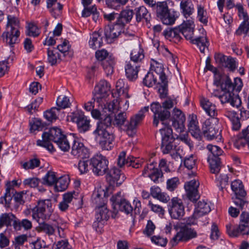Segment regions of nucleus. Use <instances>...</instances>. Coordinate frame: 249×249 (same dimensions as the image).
Here are the masks:
<instances>
[{"mask_svg": "<svg viewBox=\"0 0 249 249\" xmlns=\"http://www.w3.org/2000/svg\"><path fill=\"white\" fill-rule=\"evenodd\" d=\"M62 133L61 130L57 127H53L47 132H44L42 135V140H38L36 145L46 148L50 152L54 151L51 142L56 143L63 151H68L70 146L68 144V138Z\"/></svg>", "mask_w": 249, "mask_h": 249, "instance_id": "nucleus-1", "label": "nucleus"}, {"mask_svg": "<svg viewBox=\"0 0 249 249\" xmlns=\"http://www.w3.org/2000/svg\"><path fill=\"white\" fill-rule=\"evenodd\" d=\"M111 122L112 119L108 115L102 118L93 132L99 136V145L103 150H110L114 146L115 137Z\"/></svg>", "mask_w": 249, "mask_h": 249, "instance_id": "nucleus-2", "label": "nucleus"}, {"mask_svg": "<svg viewBox=\"0 0 249 249\" xmlns=\"http://www.w3.org/2000/svg\"><path fill=\"white\" fill-rule=\"evenodd\" d=\"M177 103L176 99L168 98L163 102L161 104L159 102H153L151 104L150 109L154 113L153 125L157 126L159 121L163 124H166L164 121L170 119L171 112L170 110Z\"/></svg>", "mask_w": 249, "mask_h": 249, "instance_id": "nucleus-3", "label": "nucleus"}, {"mask_svg": "<svg viewBox=\"0 0 249 249\" xmlns=\"http://www.w3.org/2000/svg\"><path fill=\"white\" fill-rule=\"evenodd\" d=\"M109 161L106 157L96 154L89 160V166L93 173L97 176H102L108 170Z\"/></svg>", "mask_w": 249, "mask_h": 249, "instance_id": "nucleus-4", "label": "nucleus"}, {"mask_svg": "<svg viewBox=\"0 0 249 249\" xmlns=\"http://www.w3.org/2000/svg\"><path fill=\"white\" fill-rule=\"evenodd\" d=\"M231 188L234 193L235 197H232L233 202L242 210L247 207L248 201L246 199L247 195L241 180L236 179L231 183Z\"/></svg>", "mask_w": 249, "mask_h": 249, "instance_id": "nucleus-5", "label": "nucleus"}, {"mask_svg": "<svg viewBox=\"0 0 249 249\" xmlns=\"http://www.w3.org/2000/svg\"><path fill=\"white\" fill-rule=\"evenodd\" d=\"M207 149L211 154L208 158L211 172L213 174H217L221 168V161L219 156L222 155L223 151L221 148L212 144H208Z\"/></svg>", "mask_w": 249, "mask_h": 249, "instance_id": "nucleus-6", "label": "nucleus"}, {"mask_svg": "<svg viewBox=\"0 0 249 249\" xmlns=\"http://www.w3.org/2000/svg\"><path fill=\"white\" fill-rule=\"evenodd\" d=\"M33 217L43 219H49L53 212V209L50 199L39 200L37 205L33 210Z\"/></svg>", "mask_w": 249, "mask_h": 249, "instance_id": "nucleus-7", "label": "nucleus"}, {"mask_svg": "<svg viewBox=\"0 0 249 249\" xmlns=\"http://www.w3.org/2000/svg\"><path fill=\"white\" fill-rule=\"evenodd\" d=\"M68 144L71 147V154L76 158H85L88 155V149L86 148L80 139L70 135L68 138Z\"/></svg>", "mask_w": 249, "mask_h": 249, "instance_id": "nucleus-8", "label": "nucleus"}, {"mask_svg": "<svg viewBox=\"0 0 249 249\" xmlns=\"http://www.w3.org/2000/svg\"><path fill=\"white\" fill-rule=\"evenodd\" d=\"M197 236L196 232L187 225L181 227L180 230L170 242L172 246L177 245L179 242H187Z\"/></svg>", "mask_w": 249, "mask_h": 249, "instance_id": "nucleus-9", "label": "nucleus"}, {"mask_svg": "<svg viewBox=\"0 0 249 249\" xmlns=\"http://www.w3.org/2000/svg\"><path fill=\"white\" fill-rule=\"evenodd\" d=\"M68 120L75 123L80 132H85L90 126V121L88 119L84 113L81 111H76L68 116Z\"/></svg>", "mask_w": 249, "mask_h": 249, "instance_id": "nucleus-10", "label": "nucleus"}, {"mask_svg": "<svg viewBox=\"0 0 249 249\" xmlns=\"http://www.w3.org/2000/svg\"><path fill=\"white\" fill-rule=\"evenodd\" d=\"M110 201L112 203L114 213H117L118 210L124 212L127 214L132 212V206L128 201L122 198L121 192H119L116 195L112 196Z\"/></svg>", "mask_w": 249, "mask_h": 249, "instance_id": "nucleus-11", "label": "nucleus"}, {"mask_svg": "<svg viewBox=\"0 0 249 249\" xmlns=\"http://www.w3.org/2000/svg\"><path fill=\"white\" fill-rule=\"evenodd\" d=\"M107 181L110 186L113 187L121 185L125 179V176L121 170L117 167H111L106 173Z\"/></svg>", "mask_w": 249, "mask_h": 249, "instance_id": "nucleus-12", "label": "nucleus"}, {"mask_svg": "<svg viewBox=\"0 0 249 249\" xmlns=\"http://www.w3.org/2000/svg\"><path fill=\"white\" fill-rule=\"evenodd\" d=\"M168 210L171 217L180 219L183 216L185 211L182 201L178 197H173L168 204Z\"/></svg>", "mask_w": 249, "mask_h": 249, "instance_id": "nucleus-13", "label": "nucleus"}, {"mask_svg": "<svg viewBox=\"0 0 249 249\" xmlns=\"http://www.w3.org/2000/svg\"><path fill=\"white\" fill-rule=\"evenodd\" d=\"M124 27L116 20L112 25H108L105 27L104 35L108 43H112L120 36Z\"/></svg>", "mask_w": 249, "mask_h": 249, "instance_id": "nucleus-14", "label": "nucleus"}, {"mask_svg": "<svg viewBox=\"0 0 249 249\" xmlns=\"http://www.w3.org/2000/svg\"><path fill=\"white\" fill-rule=\"evenodd\" d=\"M222 91H229L233 92L235 90L236 92H239L243 87V83L240 78L236 77L234 79V82H232L229 76L224 77L220 83Z\"/></svg>", "mask_w": 249, "mask_h": 249, "instance_id": "nucleus-15", "label": "nucleus"}, {"mask_svg": "<svg viewBox=\"0 0 249 249\" xmlns=\"http://www.w3.org/2000/svg\"><path fill=\"white\" fill-rule=\"evenodd\" d=\"M101 195L98 192L93 194L92 196V202L95 204V207L98 209L99 212L98 216L100 219L107 221L109 217V211L106 205V199L101 198Z\"/></svg>", "mask_w": 249, "mask_h": 249, "instance_id": "nucleus-16", "label": "nucleus"}, {"mask_svg": "<svg viewBox=\"0 0 249 249\" xmlns=\"http://www.w3.org/2000/svg\"><path fill=\"white\" fill-rule=\"evenodd\" d=\"M149 110L148 107H145L139 112L132 116L128 124L126 125V131L129 136H133L135 133L137 126L142 121L144 117V113Z\"/></svg>", "mask_w": 249, "mask_h": 249, "instance_id": "nucleus-17", "label": "nucleus"}, {"mask_svg": "<svg viewBox=\"0 0 249 249\" xmlns=\"http://www.w3.org/2000/svg\"><path fill=\"white\" fill-rule=\"evenodd\" d=\"M202 133L204 137L208 140L216 139L221 140V130L216 128V126L212 124L209 120H206L202 126Z\"/></svg>", "mask_w": 249, "mask_h": 249, "instance_id": "nucleus-18", "label": "nucleus"}, {"mask_svg": "<svg viewBox=\"0 0 249 249\" xmlns=\"http://www.w3.org/2000/svg\"><path fill=\"white\" fill-rule=\"evenodd\" d=\"M170 121L172 122V126L179 133L184 130V123L186 118L182 111L176 107L173 109L172 115L171 116Z\"/></svg>", "mask_w": 249, "mask_h": 249, "instance_id": "nucleus-19", "label": "nucleus"}, {"mask_svg": "<svg viewBox=\"0 0 249 249\" xmlns=\"http://www.w3.org/2000/svg\"><path fill=\"white\" fill-rule=\"evenodd\" d=\"M110 84L106 80H101L95 87L96 93L93 99L97 103L103 102V99L106 98L110 92Z\"/></svg>", "mask_w": 249, "mask_h": 249, "instance_id": "nucleus-20", "label": "nucleus"}, {"mask_svg": "<svg viewBox=\"0 0 249 249\" xmlns=\"http://www.w3.org/2000/svg\"><path fill=\"white\" fill-rule=\"evenodd\" d=\"M199 183L195 179L185 183L184 188L187 197L192 202H196L200 197L198 192Z\"/></svg>", "mask_w": 249, "mask_h": 249, "instance_id": "nucleus-21", "label": "nucleus"}, {"mask_svg": "<svg viewBox=\"0 0 249 249\" xmlns=\"http://www.w3.org/2000/svg\"><path fill=\"white\" fill-rule=\"evenodd\" d=\"M19 35V29L8 27L2 34V37L4 42L11 47H13L14 44L18 43Z\"/></svg>", "mask_w": 249, "mask_h": 249, "instance_id": "nucleus-22", "label": "nucleus"}, {"mask_svg": "<svg viewBox=\"0 0 249 249\" xmlns=\"http://www.w3.org/2000/svg\"><path fill=\"white\" fill-rule=\"evenodd\" d=\"M220 100L222 104L230 103L232 107H239L241 104V99L238 94L229 91H222Z\"/></svg>", "mask_w": 249, "mask_h": 249, "instance_id": "nucleus-23", "label": "nucleus"}, {"mask_svg": "<svg viewBox=\"0 0 249 249\" xmlns=\"http://www.w3.org/2000/svg\"><path fill=\"white\" fill-rule=\"evenodd\" d=\"M17 220V216L12 213H4L0 215V229L5 226L7 228L13 226Z\"/></svg>", "mask_w": 249, "mask_h": 249, "instance_id": "nucleus-24", "label": "nucleus"}, {"mask_svg": "<svg viewBox=\"0 0 249 249\" xmlns=\"http://www.w3.org/2000/svg\"><path fill=\"white\" fill-rule=\"evenodd\" d=\"M140 70V66L128 62L125 66V75L129 81H133L138 78V73Z\"/></svg>", "mask_w": 249, "mask_h": 249, "instance_id": "nucleus-25", "label": "nucleus"}, {"mask_svg": "<svg viewBox=\"0 0 249 249\" xmlns=\"http://www.w3.org/2000/svg\"><path fill=\"white\" fill-rule=\"evenodd\" d=\"M181 34L187 40H190L191 41L193 39L194 34V22L192 20H188L187 22L184 23L180 27Z\"/></svg>", "mask_w": 249, "mask_h": 249, "instance_id": "nucleus-26", "label": "nucleus"}, {"mask_svg": "<svg viewBox=\"0 0 249 249\" xmlns=\"http://www.w3.org/2000/svg\"><path fill=\"white\" fill-rule=\"evenodd\" d=\"M134 14V12L132 10L126 8L118 14L117 20L125 27V24L131 20Z\"/></svg>", "mask_w": 249, "mask_h": 249, "instance_id": "nucleus-27", "label": "nucleus"}, {"mask_svg": "<svg viewBox=\"0 0 249 249\" xmlns=\"http://www.w3.org/2000/svg\"><path fill=\"white\" fill-rule=\"evenodd\" d=\"M200 105L206 113L210 117L214 118L217 115V110L215 106L206 98L200 100Z\"/></svg>", "mask_w": 249, "mask_h": 249, "instance_id": "nucleus-28", "label": "nucleus"}, {"mask_svg": "<svg viewBox=\"0 0 249 249\" xmlns=\"http://www.w3.org/2000/svg\"><path fill=\"white\" fill-rule=\"evenodd\" d=\"M136 20L137 22H140L144 19L146 22H149L151 19V15L147 9L143 6L135 9Z\"/></svg>", "mask_w": 249, "mask_h": 249, "instance_id": "nucleus-29", "label": "nucleus"}, {"mask_svg": "<svg viewBox=\"0 0 249 249\" xmlns=\"http://www.w3.org/2000/svg\"><path fill=\"white\" fill-rule=\"evenodd\" d=\"M240 233L243 235L249 234V213L243 212L240 215V223L239 225Z\"/></svg>", "mask_w": 249, "mask_h": 249, "instance_id": "nucleus-30", "label": "nucleus"}, {"mask_svg": "<svg viewBox=\"0 0 249 249\" xmlns=\"http://www.w3.org/2000/svg\"><path fill=\"white\" fill-rule=\"evenodd\" d=\"M211 210L210 205L207 202L204 200L199 201L195 209L194 215L201 217L209 213Z\"/></svg>", "mask_w": 249, "mask_h": 249, "instance_id": "nucleus-31", "label": "nucleus"}, {"mask_svg": "<svg viewBox=\"0 0 249 249\" xmlns=\"http://www.w3.org/2000/svg\"><path fill=\"white\" fill-rule=\"evenodd\" d=\"M36 229L37 232H43L48 236L53 235L55 231V227L45 222H38Z\"/></svg>", "mask_w": 249, "mask_h": 249, "instance_id": "nucleus-32", "label": "nucleus"}, {"mask_svg": "<svg viewBox=\"0 0 249 249\" xmlns=\"http://www.w3.org/2000/svg\"><path fill=\"white\" fill-rule=\"evenodd\" d=\"M160 82L158 83L160 87L158 89L160 96L161 98H164L168 94V81L165 74H161L160 76Z\"/></svg>", "mask_w": 249, "mask_h": 249, "instance_id": "nucleus-33", "label": "nucleus"}, {"mask_svg": "<svg viewBox=\"0 0 249 249\" xmlns=\"http://www.w3.org/2000/svg\"><path fill=\"white\" fill-rule=\"evenodd\" d=\"M122 100L120 101V99L113 100L111 102L107 103L105 105L103 109V112L106 113L105 114H109L110 116L112 113H114L116 111L118 110L119 107V105Z\"/></svg>", "mask_w": 249, "mask_h": 249, "instance_id": "nucleus-34", "label": "nucleus"}, {"mask_svg": "<svg viewBox=\"0 0 249 249\" xmlns=\"http://www.w3.org/2000/svg\"><path fill=\"white\" fill-rule=\"evenodd\" d=\"M152 9L155 11L157 17L159 18L160 17L164 18L163 15L170 10L167 2L165 1L157 2Z\"/></svg>", "mask_w": 249, "mask_h": 249, "instance_id": "nucleus-35", "label": "nucleus"}, {"mask_svg": "<svg viewBox=\"0 0 249 249\" xmlns=\"http://www.w3.org/2000/svg\"><path fill=\"white\" fill-rule=\"evenodd\" d=\"M180 6L182 13L186 18L191 15L194 12V5L190 0H182Z\"/></svg>", "mask_w": 249, "mask_h": 249, "instance_id": "nucleus-36", "label": "nucleus"}, {"mask_svg": "<svg viewBox=\"0 0 249 249\" xmlns=\"http://www.w3.org/2000/svg\"><path fill=\"white\" fill-rule=\"evenodd\" d=\"M164 127L160 129V133L162 135L161 142L168 141L174 142L175 138L173 136V131L171 126H168L167 124H164Z\"/></svg>", "mask_w": 249, "mask_h": 249, "instance_id": "nucleus-37", "label": "nucleus"}, {"mask_svg": "<svg viewBox=\"0 0 249 249\" xmlns=\"http://www.w3.org/2000/svg\"><path fill=\"white\" fill-rule=\"evenodd\" d=\"M89 44L93 49L100 48L103 44L102 37L98 32H94L90 36Z\"/></svg>", "mask_w": 249, "mask_h": 249, "instance_id": "nucleus-38", "label": "nucleus"}, {"mask_svg": "<svg viewBox=\"0 0 249 249\" xmlns=\"http://www.w3.org/2000/svg\"><path fill=\"white\" fill-rule=\"evenodd\" d=\"M192 43L196 44L202 53H204L205 49H208L209 46V42L205 36L196 37L192 41Z\"/></svg>", "mask_w": 249, "mask_h": 249, "instance_id": "nucleus-39", "label": "nucleus"}, {"mask_svg": "<svg viewBox=\"0 0 249 249\" xmlns=\"http://www.w3.org/2000/svg\"><path fill=\"white\" fill-rule=\"evenodd\" d=\"M70 179L67 176H63L59 178L55 184V189L57 192H62L65 191L68 186Z\"/></svg>", "mask_w": 249, "mask_h": 249, "instance_id": "nucleus-40", "label": "nucleus"}, {"mask_svg": "<svg viewBox=\"0 0 249 249\" xmlns=\"http://www.w3.org/2000/svg\"><path fill=\"white\" fill-rule=\"evenodd\" d=\"M22 228L26 231L31 229L32 228L31 221L27 219H23L22 220H20L17 217V220L14 225V229L16 231H20Z\"/></svg>", "mask_w": 249, "mask_h": 249, "instance_id": "nucleus-41", "label": "nucleus"}, {"mask_svg": "<svg viewBox=\"0 0 249 249\" xmlns=\"http://www.w3.org/2000/svg\"><path fill=\"white\" fill-rule=\"evenodd\" d=\"M116 90L119 96L129 98V95L127 93V86L125 85V81L123 79H119L116 83Z\"/></svg>", "mask_w": 249, "mask_h": 249, "instance_id": "nucleus-42", "label": "nucleus"}, {"mask_svg": "<svg viewBox=\"0 0 249 249\" xmlns=\"http://www.w3.org/2000/svg\"><path fill=\"white\" fill-rule=\"evenodd\" d=\"M60 109L58 107H53L49 110L44 112V117L49 122L55 121L58 119Z\"/></svg>", "mask_w": 249, "mask_h": 249, "instance_id": "nucleus-43", "label": "nucleus"}, {"mask_svg": "<svg viewBox=\"0 0 249 249\" xmlns=\"http://www.w3.org/2000/svg\"><path fill=\"white\" fill-rule=\"evenodd\" d=\"M143 51L141 48H136L132 50L130 54V59L133 64L138 63L144 58Z\"/></svg>", "mask_w": 249, "mask_h": 249, "instance_id": "nucleus-44", "label": "nucleus"}, {"mask_svg": "<svg viewBox=\"0 0 249 249\" xmlns=\"http://www.w3.org/2000/svg\"><path fill=\"white\" fill-rule=\"evenodd\" d=\"M57 178L56 177L55 173L49 171L42 178V183L48 186H52L55 184Z\"/></svg>", "mask_w": 249, "mask_h": 249, "instance_id": "nucleus-45", "label": "nucleus"}, {"mask_svg": "<svg viewBox=\"0 0 249 249\" xmlns=\"http://www.w3.org/2000/svg\"><path fill=\"white\" fill-rule=\"evenodd\" d=\"M48 61L52 65H54L57 63V59H61L60 55L57 52L56 49L48 48L47 50Z\"/></svg>", "mask_w": 249, "mask_h": 249, "instance_id": "nucleus-46", "label": "nucleus"}, {"mask_svg": "<svg viewBox=\"0 0 249 249\" xmlns=\"http://www.w3.org/2000/svg\"><path fill=\"white\" fill-rule=\"evenodd\" d=\"M188 129L192 135L197 140L201 138V131L194 120H191L188 124Z\"/></svg>", "mask_w": 249, "mask_h": 249, "instance_id": "nucleus-47", "label": "nucleus"}, {"mask_svg": "<svg viewBox=\"0 0 249 249\" xmlns=\"http://www.w3.org/2000/svg\"><path fill=\"white\" fill-rule=\"evenodd\" d=\"M114 58L111 56L103 62V67L107 75L111 74L114 71Z\"/></svg>", "mask_w": 249, "mask_h": 249, "instance_id": "nucleus-48", "label": "nucleus"}, {"mask_svg": "<svg viewBox=\"0 0 249 249\" xmlns=\"http://www.w3.org/2000/svg\"><path fill=\"white\" fill-rule=\"evenodd\" d=\"M112 120V119L111 118ZM127 120L126 114L124 112H120L114 116V121L111 122V126L112 124L118 127H120Z\"/></svg>", "mask_w": 249, "mask_h": 249, "instance_id": "nucleus-49", "label": "nucleus"}, {"mask_svg": "<svg viewBox=\"0 0 249 249\" xmlns=\"http://www.w3.org/2000/svg\"><path fill=\"white\" fill-rule=\"evenodd\" d=\"M56 104L58 108L65 109L69 107L71 105L69 98L66 95H60L57 97Z\"/></svg>", "mask_w": 249, "mask_h": 249, "instance_id": "nucleus-50", "label": "nucleus"}, {"mask_svg": "<svg viewBox=\"0 0 249 249\" xmlns=\"http://www.w3.org/2000/svg\"><path fill=\"white\" fill-rule=\"evenodd\" d=\"M57 0H47V7L52 15L55 14V11H61L63 8V5L60 3H56Z\"/></svg>", "mask_w": 249, "mask_h": 249, "instance_id": "nucleus-51", "label": "nucleus"}, {"mask_svg": "<svg viewBox=\"0 0 249 249\" xmlns=\"http://www.w3.org/2000/svg\"><path fill=\"white\" fill-rule=\"evenodd\" d=\"M173 142L170 141L161 142V149L163 154H168L176 151L177 146Z\"/></svg>", "mask_w": 249, "mask_h": 249, "instance_id": "nucleus-52", "label": "nucleus"}, {"mask_svg": "<svg viewBox=\"0 0 249 249\" xmlns=\"http://www.w3.org/2000/svg\"><path fill=\"white\" fill-rule=\"evenodd\" d=\"M25 195V193L23 191L20 192H16L14 194L13 197L14 201H15V208L18 209L20 205H23L25 203V200L24 199V196Z\"/></svg>", "mask_w": 249, "mask_h": 249, "instance_id": "nucleus-53", "label": "nucleus"}, {"mask_svg": "<svg viewBox=\"0 0 249 249\" xmlns=\"http://www.w3.org/2000/svg\"><path fill=\"white\" fill-rule=\"evenodd\" d=\"M11 188L7 187L4 196L0 197V204H4L6 207H9L12 196L10 194Z\"/></svg>", "mask_w": 249, "mask_h": 249, "instance_id": "nucleus-54", "label": "nucleus"}, {"mask_svg": "<svg viewBox=\"0 0 249 249\" xmlns=\"http://www.w3.org/2000/svg\"><path fill=\"white\" fill-rule=\"evenodd\" d=\"M197 18L201 23L204 24L208 23L207 13L204 7L200 5L197 6Z\"/></svg>", "mask_w": 249, "mask_h": 249, "instance_id": "nucleus-55", "label": "nucleus"}, {"mask_svg": "<svg viewBox=\"0 0 249 249\" xmlns=\"http://www.w3.org/2000/svg\"><path fill=\"white\" fill-rule=\"evenodd\" d=\"M157 79L155 77L153 73L148 72L145 76L143 80V83L148 87H151L156 85Z\"/></svg>", "mask_w": 249, "mask_h": 249, "instance_id": "nucleus-56", "label": "nucleus"}, {"mask_svg": "<svg viewBox=\"0 0 249 249\" xmlns=\"http://www.w3.org/2000/svg\"><path fill=\"white\" fill-rule=\"evenodd\" d=\"M249 31V19L243 20L235 32L237 36H241L242 34L247 35Z\"/></svg>", "mask_w": 249, "mask_h": 249, "instance_id": "nucleus-57", "label": "nucleus"}, {"mask_svg": "<svg viewBox=\"0 0 249 249\" xmlns=\"http://www.w3.org/2000/svg\"><path fill=\"white\" fill-rule=\"evenodd\" d=\"M164 18L160 17V19L164 24L171 25L175 22L176 18L175 15L170 12L168 11L165 14L163 15Z\"/></svg>", "mask_w": 249, "mask_h": 249, "instance_id": "nucleus-58", "label": "nucleus"}, {"mask_svg": "<svg viewBox=\"0 0 249 249\" xmlns=\"http://www.w3.org/2000/svg\"><path fill=\"white\" fill-rule=\"evenodd\" d=\"M235 7L237 10V14L239 18L243 20L249 19V17L246 10L243 7V6L240 3H237Z\"/></svg>", "mask_w": 249, "mask_h": 249, "instance_id": "nucleus-59", "label": "nucleus"}, {"mask_svg": "<svg viewBox=\"0 0 249 249\" xmlns=\"http://www.w3.org/2000/svg\"><path fill=\"white\" fill-rule=\"evenodd\" d=\"M7 23L6 28L9 27L13 29H18L19 28V21L15 17L9 15L7 17Z\"/></svg>", "mask_w": 249, "mask_h": 249, "instance_id": "nucleus-60", "label": "nucleus"}, {"mask_svg": "<svg viewBox=\"0 0 249 249\" xmlns=\"http://www.w3.org/2000/svg\"><path fill=\"white\" fill-rule=\"evenodd\" d=\"M152 181L156 183L159 182V179L163 177V174L161 169L157 168L156 169L150 174L148 176Z\"/></svg>", "mask_w": 249, "mask_h": 249, "instance_id": "nucleus-61", "label": "nucleus"}, {"mask_svg": "<svg viewBox=\"0 0 249 249\" xmlns=\"http://www.w3.org/2000/svg\"><path fill=\"white\" fill-rule=\"evenodd\" d=\"M152 62L151 63V68L152 70H154L156 73L159 75V77L161 74H165L163 72V65L161 63H159L157 61L152 60Z\"/></svg>", "mask_w": 249, "mask_h": 249, "instance_id": "nucleus-62", "label": "nucleus"}, {"mask_svg": "<svg viewBox=\"0 0 249 249\" xmlns=\"http://www.w3.org/2000/svg\"><path fill=\"white\" fill-rule=\"evenodd\" d=\"M54 249H73L67 240H61L53 244Z\"/></svg>", "mask_w": 249, "mask_h": 249, "instance_id": "nucleus-63", "label": "nucleus"}, {"mask_svg": "<svg viewBox=\"0 0 249 249\" xmlns=\"http://www.w3.org/2000/svg\"><path fill=\"white\" fill-rule=\"evenodd\" d=\"M40 34L39 30L37 27L33 24L29 23L27 26V35L34 37L37 36Z\"/></svg>", "mask_w": 249, "mask_h": 249, "instance_id": "nucleus-64", "label": "nucleus"}]
</instances>
